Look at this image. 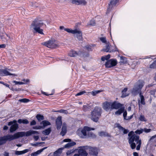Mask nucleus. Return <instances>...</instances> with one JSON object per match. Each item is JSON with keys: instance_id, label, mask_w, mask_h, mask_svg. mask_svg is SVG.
<instances>
[{"instance_id": "f257e3e1", "label": "nucleus", "mask_w": 156, "mask_h": 156, "mask_svg": "<svg viewBox=\"0 0 156 156\" xmlns=\"http://www.w3.org/2000/svg\"><path fill=\"white\" fill-rule=\"evenodd\" d=\"M128 135V142L131 148L132 149H134L136 147V145H137L136 149L137 150H139L142 143L141 140L139 136L135 134L133 131L129 132Z\"/></svg>"}, {"instance_id": "f03ea898", "label": "nucleus", "mask_w": 156, "mask_h": 156, "mask_svg": "<svg viewBox=\"0 0 156 156\" xmlns=\"http://www.w3.org/2000/svg\"><path fill=\"white\" fill-rule=\"evenodd\" d=\"M44 24L42 21L35 20L31 24V28L34 30L36 32L43 34V30L41 29Z\"/></svg>"}, {"instance_id": "7ed1b4c3", "label": "nucleus", "mask_w": 156, "mask_h": 156, "mask_svg": "<svg viewBox=\"0 0 156 156\" xmlns=\"http://www.w3.org/2000/svg\"><path fill=\"white\" fill-rule=\"evenodd\" d=\"M144 82L143 81H139L134 85L133 88L131 90L133 95L136 96L140 92H141V90L144 85Z\"/></svg>"}, {"instance_id": "20e7f679", "label": "nucleus", "mask_w": 156, "mask_h": 156, "mask_svg": "<svg viewBox=\"0 0 156 156\" xmlns=\"http://www.w3.org/2000/svg\"><path fill=\"white\" fill-rule=\"evenodd\" d=\"M102 109L100 107H95L91 114V119L94 121L97 122L99 118L101 116Z\"/></svg>"}, {"instance_id": "39448f33", "label": "nucleus", "mask_w": 156, "mask_h": 156, "mask_svg": "<svg viewBox=\"0 0 156 156\" xmlns=\"http://www.w3.org/2000/svg\"><path fill=\"white\" fill-rule=\"evenodd\" d=\"M90 129V127L85 126L83 129H78L76 133L77 135L81 138H87L88 130Z\"/></svg>"}, {"instance_id": "423d86ee", "label": "nucleus", "mask_w": 156, "mask_h": 156, "mask_svg": "<svg viewBox=\"0 0 156 156\" xmlns=\"http://www.w3.org/2000/svg\"><path fill=\"white\" fill-rule=\"evenodd\" d=\"M42 44L48 48H55L58 46L57 42L54 40H50L42 43Z\"/></svg>"}, {"instance_id": "0eeeda50", "label": "nucleus", "mask_w": 156, "mask_h": 156, "mask_svg": "<svg viewBox=\"0 0 156 156\" xmlns=\"http://www.w3.org/2000/svg\"><path fill=\"white\" fill-rule=\"evenodd\" d=\"M70 33L74 34V37L79 41L82 40L83 38L82 32L79 29H75L74 30L72 29Z\"/></svg>"}, {"instance_id": "6e6552de", "label": "nucleus", "mask_w": 156, "mask_h": 156, "mask_svg": "<svg viewBox=\"0 0 156 156\" xmlns=\"http://www.w3.org/2000/svg\"><path fill=\"white\" fill-rule=\"evenodd\" d=\"M87 146H80L76 149V152H78L80 156H87L88 153L86 151V149H88Z\"/></svg>"}, {"instance_id": "1a4fd4ad", "label": "nucleus", "mask_w": 156, "mask_h": 156, "mask_svg": "<svg viewBox=\"0 0 156 156\" xmlns=\"http://www.w3.org/2000/svg\"><path fill=\"white\" fill-rule=\"evenodd\" d=\"M10 70L9 69H0V75L1 76H6L8 75H13L16 76L17 75L15 74L12 73H9Z\"/></svg>"}, {"instance_id": "9d476101", "label": "nucleus", "mask_w": 156, "mask_h": 156, "mask_svg": "<svg viewBox=\"0 0 156 156\" xmlns=\"http://www.w3.org/2000/svg\"><path fill=\"white\" fill-rule=\"evenodd\" d=\"M87 148L89 149V154L91 155L97 156L98 152V148L95 147H87Z\"/></svg>"}, {"instance_id": "9b49d317", "label": "nucleus", "mask_w": 156, "mask_h": 156, "mask_svg": "<svg viewBox=\"0 0 156 156\" xmlns=\"http://www.w3.org/2000/svg\"><path fill=\"white\" fill-rule=\"evenodd\" d=\"M71 140L69 139H66L63 140L64 142H69L64 146V148H69L76 145V143L75 142H71Z\"/></svg>"}, {"instance_id": "f8f14e48", "label": "nucleus", "mask_w": 156, "mask_h": 156, "mask_svg": "<svg viewBox=\"0 0 156 156\" xmlns=\"http://www.w3.org/2000/svg\"><path fill=\"white\" fill-rule=\"evenodd\" d=\"M112 102L106 101L103 103L102 108L106 111L111 109Z\"/></svg>"}, {"instance_id": "ddd939ff", "label": "nucleus", "mask_w": 156, "mask_h": 156, "mask_svg": "<svg viewBox=\"0 0 156 156\" xmlns=\"http://www.w3.org/2000/svg\"><path fill=\"white\" fill-rule=\"evenodd\" d=\"M122 105L116 101L112 102L111 109H118L122 107Z\"/></svg>"}, {"instance_id": "4468645a", "label": "nucleus", "mask_w": 156, "mask_h": 156, "mask_svg": "<svg viewBox=\"0 0 156 156\" xmlns=\"http://www.w3.org/2000/svg\"><path fill=\"white\" fill-rule=\"evenodd\" d=\"M62 122L61 116H58L56 120V128L58 130L60 129L62 125Z\"/></svg>"}, {"instance_id": "2eb2a0df", "label": "nucleus", "mask_w": 156, "mask_h": 156, "mask_svg": "<svg viewBox=\"0 0 156 156\" xmlns=\"http://www.w3.org/2000/svg\"><path fill=\"white\" fill-rule=\"evenodd\" d=\"M4 136L6 141L7 140L10 141L16 139L15 134L13 135L8 134Z\"/></svg>"}, {"instance_id": "dca6fc26", "label": "nucleus", "mask_w": 156, "mask_h": 156, "mask_svg": "<svg viewBox=\"0 0 156 156\" xmlns=\"http://www.w3.org/2000/svg\"><path fill=\"white\" fill-rule=\"evenodd\" d=\"M18 125L16 123L12 125L10 128V132L12 133L16 131L18 129Z\"/></svg>"}, {"instance_id": "f3484780", "label": "nucleus", "mask_w": 156, "mask_h": 156, "mask_svg": "<svg viewBox=\"0 0 156 156\" xmlns=\"http://www.w3.org/2000/svg\"><path fill=\"white\" fill-rule=\"evenodd\" d=\"M66 132V124L63 123L62 129V131L60 133V134L62 136H64Z\"/></svg>"}, {"instance_id": "a211bd4d", "label": "nucleus", "mask_w": 156, "mask_h": 156, "mask_svg": "<svg viewBox=\"0 0 156 156\" xmlns=\"http://www.w3.org/2000/svg\"><path fill=\"white\" fill-rule=\"evenodd\" d=\"M139 96L140 98V100L139 101V105L140 106V102L141 104L144 105L145 104L144 101V98L143 95H142L141 92H140L139 94Z\"/></svg>"}, {"instance_id": "6ab92c4d", "label": "nucleus", "mask_w": 156, "mask_h": 156, "mask_svg": "<svg viewBox=\"0 0 156 156\" xmlns=\"http://www.w3.org/2000/svg\"><path fill=\"white\" fill-rule=\"evenodd\" d=\"M29 151V150L27 149H25L23 151H16L15 152V154L16 155H20L22 154H25L26 153H27Z\"/></svg>"}, {"instance_id": "aec40b11", "label": "nucleus", "mask_w": 156, "mask_h": 156, "mask_svg": "<svg viewBox=\"0 0 156 156\" xmlns=\"http://www.w3.org/2000/svg\"><path fill=\"white\" fill-rule=\"evenodd\" d=\"M125 110V108L124 107H122L119 108V109L115 112V114L116 115H119L122 114V113L124 112Z\"/></svg>"}, {"instance_id": "412c9836", "label": "nucleus", "mask_w": 156, "mask_h": 156, "mask_svg": "<svg viewBox=\"0 0 156 156\" xmlns=\"http://www.w3.org/2000/svg\"><path fill=\"white\" fill-rule=\"evenodd\" d=\"M69 55L70 57H76L78 55V53L75 51L71 50L69 53Z\"/></svg>"}, {"instance_id": "4be33fe9", "label": "nucleus", "mask_w": 156, "mask_h": 156, "mask_svg": "<svg viewBox=\"0 0 156 156\" xmlns=\"http://www.w3.org/2000/svg\"><path fill=\"white\" fill-rule=\"evenodd\" d=\"M16 138L17 139L20 137H22L25 135V133L24 132H18L15 134Z\"/></svg>"}, {"instance_id": "5701e85b", "label": "nucleus", "mask_w": 156, "mask_h": 156, "mask_svg": "<svg viewBox=\"0 0 156 156\" xmlns=\"http://www.w3.org/2000/svg\"><path fill=\"white\" fill-rule=\"evenodd\" d=\"M98 135L101 137L110 136L109 134L105 132L101 131L98 133Z\"/></svg>"}, {"instance_id": "b1692460", "label": "nucleus", "mask_w": 156, "mask_h": 156, "mask_svg": "<svg viewBox=\"0 0 156 156\" xmlns=\"http://www.w3.org/2000/svg\"><path fill=\"white\" fill-rule=\"evenodd\" d=\"M51 131V128H49L47 129L43 130L42 132V133L43 134L46 135H49Z\"/></svg>"}, {"instance_id": "393cba45", "label": "nucleus", "mask_w": 156, "mask_h": 156, "mask_svg": "<svg viewBox=\"0 0 156 156\" xmlns=\"http://www.w3.org/2000/svg\"><path fill=\"white\" fill-rule=\"evenodd\" d=\"M95 25L96 23L95 20L94 19H92L87 23L86 26L90 27V26H94Z\"/></svg>"}, {"instance_id": "a878e982", "label": "nucleus", "mask_w": 156, "mask_h": 156, "mask_svg": "<svg viewBox=\"0 0 156 156\" xmlns=\"http://www.w3.org/2000/svg\"><path fill=\"white\" fill-rule=\"evenodd\" d=\"M40 124H43V128H44L45 126L51 125V123L48 121L47 120H44L42 121L40 123Z\"/></svg>"}, {"instance_id": "bb28decb", "label": "nucleus", "mask_w": 156, "mask_h": 156, "mask_svg": "<svg viewBox=\"0 0 156 156\" xmlns=\"http://www.w3.org/2000/svg\"><path fill=\"white\" fill-rule=\"evenodd\" d=\"M91 137L92 138H95L96 137V136L95 134H94L92 132L90 131V130H88L87 133V138Z\"/></svg>"}, {"instance_id": "cd10ccee", "label": "nucleus", "mask_w": 156, "mask_h": 156, "mask_svg": "<svg viewBox=\"0 0 156 156\" xmlns=\"http://www.w3.org/2000/svg\"><path fill=\"white\" fill-rule=\"evenodd\" d=\"M110 43L109 42L107 43H106V45L105 46L106 48L103 50L105 51L108 52H111L112 51H111L110 50Z\"/></svg>"}, {"instance_id": "c85d7f7f", "label": "nucleus", "mask_w": 156, "mask_h": 156, "mask_svg": "<svg viewBox=\"0 0 156 156\" xmlns=\"http://www.w3.org/2000/svg\"><path fill=\"white\" fill-rule=\"evenodd\" d=\"M62 149L59 148L57 150L55 151L53 154V156H59L62 153Z\"/></svg>"}, {"instance_id": "c756f323", "label": "nucleus", "mask_w": 156, "mask_h": 156, "mask_svg": "<svg viewBox=\"0 0 156 156\" xmlns=\"http://www.w3.org/2000/svg\"><path fill=\"white\" fill-rule=\"evenodd\" d=\"M18 122L19 123L21 124V123H23L24 124H27L29 123V122L26 119H19Z\"/></svg>"}, {"instance_id": "7c9ffc66", "label": "nucleus", "mask_w": 156, "mask_h": 156, "mask_svg": "<svg viewBox=\"0 0 156 156\" xmlns=\"http://www.w3.org/2000/svg\"><path fill=\"white\" fill-rule=\"evenodd\" d=\"M6 142L4 136L0 137V146L5 144Z\"/></svg>"}, {"instance_id": "2f4dec72", "label": "nucleus", "mask_w": 156, "mask_h": 156, "mask_svg": "<svg viewBox=\"0 0 156 156\" xmlns=\"http://www.w3.org/2000/svg\"><path fill=\"white\" fill-rule=\"evenodd\" d=\"M76 152V149L70 150L67 151L66 152V154L67 155H69Z\"/></svg>"}, {"instance_id": "473e14b6", "label": "nucleus", "mask_w": 156, "mask_h": 156, "mask_svg": "<svg viewBox=\"0 0 156 156\" xmlns=\"http://www.w3.org/2000/svg\"><path fill=\"white\" fill-rule=\"evenodd\" d=\"M127 90V88H125L122 91V94L121 97L122 98L125 97L127 96H128V95L126 93V92Z\"/></svg>"}, {"instance_id": "72a5a7b5", "label": "nucleus", "mask_w": 156, "mask_h": 156, "mask_svg": "<svg viewBox=\"0 0 156 156\" xmlns=\"http://www.w3.org/2000/svg\"><path fill=\"white\" fill-rule=\"evenodd\" d=\"M59 29L61 30H64L65 31H67V32L70 33L72 29L69 28H65L64 27L62 26H60Z\"/></svg>"}, {"instance_id": "f704fd0d", "label": "nucleus", "mask_w": 156, "mask_h": 156, "mask_svg": "<svg viewBox=\"0 0 156 156\" xmlns=\"http://www.w3.org/2000/svg\"><path fill=\"white\" fill-rule=\"evenodd\" d=\"M36 117L39 121H41L44 119L43 116L41 115H37Z\"/></svg>"}, {"instance_id": "c9c22d12", "label": "nucleus", "mask_w": 156, "mask_h": 156, "mask_svg": "<svg viewBox=\"0 0 156 156\" xmlns=\"http://www.w3.org/2000/svg\"><path fill=\"white\" fill-rule=\"evenodd\" d=\"M105 66L107 68H110L112 67L111 60H108L106 62L105 64Z\"/></svg>"}, {"instance_id": "e433bc0d", "label": "nucleus", "mask_w": 156, "mask_h": 156, "mask_svg": "<svg viewBox=\"0 0 156 156\" xmlns=\"http://www.w3.org/2000/svg\"><path fill=\"white\" fill-rule=\"evenodd\" d=\"M44 142H37L35 144L31 143L30 144L34 147H36L38 146H41L42 144H44Z\"/></svg>"}, {"instance_id": "4c0bfd02", "label": "nucleus", "mask_w": 156, "mask_h": 156, "mask_svg": "<svg viewBox=\"0 0 156 156\" xmlns=\"http://www.w3.org/2000/svg\"><path fill=\"white\" fill-rule=\"evenodd\" d=\"M119 0H110V4H109V6L111 5H115L118 2Z\"/></svg>"}, {"instance_id": "58836bf2", "label": "nucleus", "mask_w": 156, "mask_h": 156, "mask_svg": "<svg viewBox=\"0 0 156 156\" xmlns=\"http://www.w3.org/2000/svg\"><path fill=\"white\" fill-rule=\"evenodd\" d=\"M101 91L100 90H94L91 92L90 93L93 96H95L97 94L101 92Z\"/></svg>"}, {"instance_id": "ea45409f", "label": "nucleus", "mask_w": 156, "mask_h": 156, "mask_svg": "<svg viewBox=\"0 0 156 156\" xmlns=\"http://www.w3.org/2000/svg\"><path fill=\"white\" fill-rule=\"evenodd\" d=\"M139 119L142 121L146 122V119L145 118L144 115H140L139 118Z\"/></svg>"}, {"instance_id": "a19ab883", "label": "nucleus", "mask_w": 156, "mask_h": 156, "mask_svg": "<svg viewBox=\"0 0 156 156\" xmlns=\"http://www.w3.org/2000/svg\"><path fill=\"white\" fill-rule=\"evenodd\" d=\"M150 67L151 68H156V60H155L151 64Z\"/></svg>"}, {"instance_id": "79ce46f5", "label": "nucleus", "mask_w": 156, "mask_h": 156, "mask_svg": "<svg viewBox=\"0 0 156 156\" xmlns=\"http://www.w3.org/2000/svg\"><path fill=\"white\" fill-rule=\"evenodd\" d=\"M29 100L26 98H23L19 100V101L23 103H27L29 102Z\"/></svg>"}, {"instance_id": "37998d69", "label": "nucleus", "mask_w": 156, "mask_h": 156, "mask_svg": "<svg viewBox=\"0 0 156 156\" xmlns=\"http://www.w3.org/2000/svg\"><path fill=\"white\" fill-rule=\"evenodd\" d=\"M79 5H84L87 4V2L85 0H79Z\"/></svg>"}, {"instance_id": "c03bdc74", "label": "nucleus", "mask_w": 156, "mask_h": 156, "mask_svg": "<svg viewBox=\"0 0 156 156\" xmlns=\"http://www.w3.org/2000/svg\"><path fill=\"white\" fill-rule=\"evenodd\" d=\"M71 2L73 4L77 5H79V0H72Z\"/></svg>"}, {"instance_id": "a18cd8bd", "label": "nucleus", "mask_w": 156, "mask_h": 156, "mask_svg": "<svg viewBox=\"0 0 156 156\" xmlns=\"http://www.w3.org/2000/svg\"><path fill=\"white\" fill-rule=\"evenodd\" d=\"M143 132V129H140L137 130L135 132V133L136 134H140L142 133Z\"/></svg>"}, {"instance_id": "49530a36", "label": "nucleus", "mask_w": 156, "mask_h": 156, "mask_svg": "<svg viewBox=\"0 0 156 156\" xmlns=\"http://www.w3.org/2000/svg\"><path fill=\"white\" fill-rule=\"evenodd\" d=\"M56 112H59L61 113H64L65 114L67 113L68 112L66 110H57L55 111Z\"/></svg>"}, {"instance_id": "de8ad7c7", "label": "nucleus", "mask_w": 156, "mask_h": 156, "mask_svg": "<svg viewBox=\"0 0 156 156\" xmlns=\"http://www.w3.org/2000/svg\"><path fill=\"white\" fill-rule=\"evenodd\" d=\"M112 65V67L115 66L117 64V61L115 60H112L111 59V60Z\"/></svg>"}, {"instance_id": "09e8293b", "label": "nucleus", "mask_w": 156, "mask_h": 156, "mask_svg": "<svg viewBox=\"0 0 156 156\" xmlns=\"http://www.w3.org/2000/svg\"><path fill=\"white\" fill-rule=\"evenodd\" d=\"M47 148V147H45L41 149L40 150H38L37 151H36L37 153V155L39 154L40 153H41V152H42L43 151L46 149Z\"/></svg>"}, {"instance_id": "8fccbe9b", "label": "nucleus", "mask_w": 156, "mask_h": 156, "mask_svg": "<svg viewBox=\"0 0 156 156\" xmlns=\"http://www.w3.org/2000/svg\"><path fill=\"white\" fill-rule=\"evenodd\" d=\"M13 82L15 83V84H16V85H17V84L22 85V84H25V83L23 82H18V81H16L15 80L14 81H13Z\"/></svg>"}, {"instance_id": "3c124183", "label": "nucleus", "mask_w": 156, "mask_h": 156, "mask_svg": "<svg viewBox=\"0 0 156 156\" xmlns=\"http://www.w3.org/2000/svg\"><path fill=\"white\" fill-rule=\"evenodd\" d=\"M16 122H17V121L16 120H14L12 121H10L9 122L8 125V126H11V125L12 126V125H13L12 124H13L15 123H16Z\"/></svg>"}, {"instance_id": "603ef678", "label": "nucleus", "mask_w": 156, "mask_h": 156, "mask_svg": "<svg viewBox=\"0 0 156 156\" xmlns=\"http://www.w3.org/2000/svg\"><path fill=\"white\" fill-rule=\"evenodd\" d=\"M100 40L103 42L105 43H107L106 42V39L105 37H102L100 38Z\"/></svg>"}, {"instance_id": "864d4df0", "label": "nucleus", "mask_w": 156, "mask_h": 156, "mask_svg": "<svg viewBox=\"0 0 156 156\" xmlns=\"http://www.w3.org/2000/svg\"><path fill=\"white\" fill-rule=\"evenodd\" d=\"M116 125V126L119 129L121 130H124V128L121 126L119 124H117Z\"/></svg>"}, {"instance_id": "5fc2aeb1", "label": "nucleus", "mask_w": 156, "mask_h": 156, "mask_svg": "<svg viewBox=\"0 0 156 156\" xmlns=\"http://www.w3.org/2000/svg\"><path fill=\"white\" fill-rule=\"evenodd\" d=\"M151 131V129H147L145 128L143 129V131H144L146 133H149Z\"/></svg>"}, {"instance_id": "6e6d98bb", "label": "nucleus", "mask_w": 156, "mask_h": 156, "mask_svg": "<svg viewBox=\"0 0 156 156\" xmlns=\"http://www.w3.org/2000/svg\"><path fill=\"white\" fill-rule=\"evenodd\" d=\"M31 134H32L31 130L27 131L26 133H25V135L26 136H29Z\"/></svg>"}, {"instance_id": "4d7b16f0", "label": "nucleus", "mask_w": 156, "mask_h": 156, "mask_svg": "<svg viewBox=\"0 0 156 156\" xmlns=\"http://www.w3.org/2000/svg\"><path fill=\"white\" fill-rule=\"evenodd\" d=\"M127 115V113L126 111L123 112V116L124 119L126 120V116Z\"/></svg>"}, {"instance_id": "13d9d810", "label": "nucleus", "mask_w": 156, "mask_h": 156, "mask_svg": "<svg viewBox=\"0 0 156 156\" xmlns=\"http://www.w3.org/2000/svg\"><path fill=\"white\" fill-rule=\"evenodd\" d=\"M85 93V91H81V92H79V93H77L76 95V96H77L80 95H81L83 94L84 93Z\"/></svg>"}, {"instance_id": "bf43d9fd", "label": "nucleus", "mask_w": 156, "mask_h": 156, "mask_svg": "<svg viewBox=\"0 0 156 156\" xmlns=\"http://www.w3.org/2000/svg\"><path fill=\"white\" fill-rule=\"evenodd\" d=\"M156 137V135L154 136H153L151 137L149 140L148 143H150L151 141L153 139L155 138Z\"/></svg>"}, {"instance_id": "052dcab7", "label": "nucleus", "mask_w": 156, "mask_h": 156, "mask_svg": "<svg viewBox=\"0 0 156 156\" xmlns=\"http://www.w3.org/2000/svg\"><path fill=\"white\" fill-rule=\"evenodd\" d=\"M83 108L85 111H87V108H90V107L88 105H85L83 106Z\"/></svg>"}, {"instance_id": "680f3d73", "label": "nucleus", "mask_w": 156, "mask_h": 156, "mask_svg": "<svg viewBox=\"0 0 156 156\" xmlns=\"http://www.w3.org/2000/svg\"><path fill=\"white\" fill-rule=\"evenodd\" d=\"M36 124V122L34 120H33L30 123L31 126L35 125Z\"/></svg>"}, {"instance_id": "e2e57ef3", "label": "nucleus", "mask_w": 156, "mask_h": 156, "mask_svg": "<svg viewBox=\"0 0 156 156\" xmlns=\"http://www.w3.org/2000/svg\"><path fill=\"white\" fill-rule=\"evenodd\" d=\"M22 81L23 82L25 83H25H29L30 81L28 79L26 80L25 79H23Z\"/></svg>"}, {"instance_id": "0e129e2a", "label": "nucleus", "mask_w": 156, "mask_h": 156, "mask_svg": "<svg viewBox=\"0 0 156 156\" xmlns=\"http://www.w3.org/2000/svg\"><path fill=\"white\" fill-rule=\"evenodd\" d=\"M1 39L3 41H5V40H6L7 41V39L5 38L4 35L2 36L1 37Z\"/></svg>"}, {"instance_id": "69168bd1", "label": "nucleus", "mask_w": 156, "mask_h": 156, "mask_svg": "<svg viewBox=\"0 0 156 156\" xmlns=\"http://www.w3.org/2000/svg\"><path fill=\"white\" fill-rule=\"evenodd\" d=\"M37 154L36 152L33 153L31 154V156H37Z\"/></svg>"}, {"instance_id": "338daca9", "label": "nucleus", "mask_w": 156, "mask_h": 156, "mask_svg": "<svg viewBox=\"0 0 156 156\" xmlns=\"http://www.w3.org/2000/svg\"><path fill=\"white\" fill-rule=\"evenodd\" d=\"M86 48L88 51H90L91 49V47L88 45L86 46Z\"/></svg>"}, {"instance_id": "774afa93", "label": "nucleus", "mask_w": 156, "mask_h": 156, "mask_svg": "<svg viewBox=\"0 0 156 156\" xmlns=\"http://www.w3.org/2000/svg\"><path fill=\"white\" fill-rule=\"evenodd\" d=\"M34 138L35 141H37L39 137L38 136H34Z\"/></svg>"}]
</instances>
